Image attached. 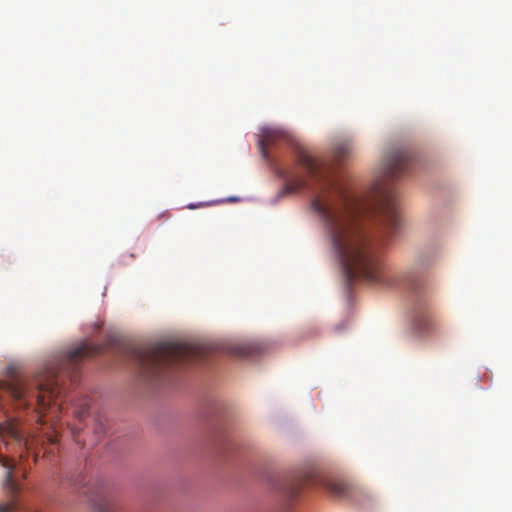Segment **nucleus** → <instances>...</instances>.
Instances as JSON below:
<instances>
[{
	"instance_id": "nucleus-15",
	"label": "nucleus",
	"mask_w": 512,
	"mask_h": 512,
	"mask_svg": "<svg viewBox=\"0 0 512 512\" xmlns=\"http://www.w3.org/2000/svg\"><path fill=\"white\" fill-rule=\"evenodd\" d=\"M25 445H26L27 449H29V444H28V442H25Z\"/></svg>"
},
{
	"instance_id": "nucleus-1",
	"label": "nucleus",
	"mask_w": 512,
	"mask_h": 512,
	"mask_svg": "<svg viewBox=\"0 0 512 512\" xmlns=\"http://www.w3.org/2000/svg\"><path fill=\"white\" fill-rule=\"evenodd\" d=\"M297 163L304 175L279 169L278 175L284 180L281 194L303 189L311 192V209L322 222L349 282L363 279L390 285L392 281L384 270L381 254L400 228L395 196L380 193L376 208L379 227L372 229L365 221V205L332 175L326 161L300 150Z\"/></svg>"
},
{
	"instance_id": "nucleus-6",
	"label": "nucleus",
	"mask_w": 512,
	"mask_h": 512,
	"mask_svg": "<svg viewBox=\"0 0 512 512\" xmlns=\"http://www.w3.org/2000/svg\"><path fill=\"white\" fill-rule=\"evenodd\" d=\"M284 137H285V134L282 131H279V130H276V129H271V128L263 129L262 130L261 138H260L259 143H258L259 147H260V150H261L262 156L264 158H267L268 157L267 147L273 145L278 140H280V139H282Z\"/></svg>"
},
{
	"instance_id": "nucleus-2",
	"label": "nucleus",
	"mask_w": 512,
	"mask_h": 512,
	"mask_svg": "<svg viewBox=\"0 0 512 512\" xmlns=\"http://www.w3.org/2000/svg\"><path fill=\"white\" fill-rule=\"evenodd\" d=\"M104 350L102 345L82 343L48 362L34 375L17 374L11 366L7 368V379L0 380V389L7 392L18 407L31 409L41 424L51 422L52 431L45 434L50 445L58 441L54 421L63 410L62 378L75 381L79 363Z\"/></svg>"
},
{
	"instance_id": "nucleus-14",
	"label": "nucleus",
	"mask_w": 512,
	"mask_h": 512,
	"mask_svg": "<svg viewBox=\"0 0 512 512\" xmlns=\"http://www.w3.org/2000/svg\"><path fill=\"white\" fill-rule=\"evenodd\" d=\"M102 512H115V511L110 510V509H105V510H103Z\"/></svg>"
},
{
	"instance_id": "nucleus-7",
	"label": "nucleus",
	"mask_w": 512,
	"mask_h": 512,
	"mask_svg": "<svg viewBox=\"0 0 512 512\" xmlns=\"http://www.w3.org/2000/svg\"><path fill=\"white\" fill-rule=\"evenodd\" d=\"M0 463L1 465L6 469V475H5V487L12 493L16 494L19 490L18 484L16 483L13 475V471L16 467V464L13 462V460L1 456L0 457Z\"/></svg>"
},
{
	"instance_id": "nucleus-12",
	"label": "nucleus",
	"mask_w": 512,
	"mask_h": 512,
	"mask_svg": "<svg viewBox=\"0 0 512 512\" xmlns=\"http://www.w3.org/2000/svg\"><path fill=\"white\" fill-rule=\"evenodd\" d=\"M15 509V503L10 502L0 505V512H13Z\"/></svg>"
},
{
	"instance_id": "nucleus-4",
	"label": "nucleus",
	"mask_w": 512,
	"mask_h": 512,
	"mask_svg": "<svg viewBox=\"0 0 512 512\" xmlns=\"http://www.w3.org/2000/svg\"><path fill=\"white\" fill-rule=\"evenodd\" d=\"M415 161L413 153L406 149L393 152L386 163L384 176L388 179H395L409 172Z\"/></svg>"
},
{
	"instance_id": "nucleus-8",
	"label": "nucleus",
	"mask_w": 512,
	"mask_h": 512,
	"mask_svg": "<svg viewBox=\"0 0 512 512\" xmlns=\"http://www.w3.org/2000/svg\"><path fill=\"white\" fill-rule=\"evenodd\" d=\"M90 401L88 398H83L77 403L73 404V414L79 420L83 422L84 419L89 415Z\"/></svg>"
},
{
	"instance_id": "nucleus-9",
	"label": "nucleus",
	"mask_w": 512,
	"mask_h": 512,
	"mask_svg": "<svg viewBox=\"0 0 512 512\" xmlns=\"http://www.w3.org/2000/svg\"><path fill=\"white\" fill-rule=\"evenodd\" d=\"M258 350L259 347L256 345H242L235 347L233 353L240 357L250 358L253 357Z\"/></svg>"
},
{
	"instance_id": "nucleus-11",
	"label": "nucleus",
	"mask_w": 512,
	"mask_h": 512,
	"mask_svg": "<svg viewBox=\"0 0 512 512\" xmlns=\"http://www.w3.org/2000/svg\"><path fill=\"white\" fill-rule=\"evenodd\" d=\"M352 150L348 144H341L340 146L335 148V156L338 160L343 159L346 155H348Z\"/></svg>"
},
{
	"instance_id": "nucleus-13",
	"label": "nucleus",
	"mask_w": 512,
	"mask_h": 512,
	"mask_svg": "<svg viewBox=\"0 0 512 512\" xmlns=\"http://www.w3.org/2000/svg\"><path fill=\"white\" fill-rule=\"evenodd\" d=\"M79 430L78 428H75V427H71V432L73 433L74 437H76L77 433H79Z\"/></svg>"
},
{
	"instance_id": "nucleus-5",
	"label": "nucleus",
	"mask_w": 512,
	"mask_h": 512,
	"mask_svg": "<svg viewBox=\"0 0 512 512\" xmlns=\"http://www.w3.org/2000/svg\"><path fill=\"white\" fill-rule=\"evenodd\" d=\"M318 481L314 472H309L305 475L304 482L306 484H314ZM320 481L323 487L335 497L343 498L351 494V487L344 481L334 479H323Z\"/></svg>"
},
{
	"instance_id": "nucleus-3",
	"label": "nucleus",
	"mask_w": 512,
	"mask_h": 512,
	"mask_svg": "<svg viewBox=\"0 0 512 512\" xmlns=\"http://www.w3.org/2000/svg\"><path fill=\"white\" fill-rule=\"evenodd\" d=\"M125 356L135 364L137 373L145 382L161 381L175 365L187 364L201 358L204 348L182 342H160L150 345H128Z\"/></svg>"
},
{
	"instance_id": "nucleus-10",
	"label": "nucleus",
	"mask_w": 512,
	"mask_h": 512,
	"mask_svg": "<svg viewBox=\"0 0 512 512\" xmlns=\"http://www.w3.org/2000/svg\"><path fill=\"white\" fill-rule=\"evenodd\" d=\"M424 311V306L421 304V302H417L415 305V312H416V325L418 329L420 330H428V320L426 318H422V313Z\"/></svg>"
}]
</instances>
